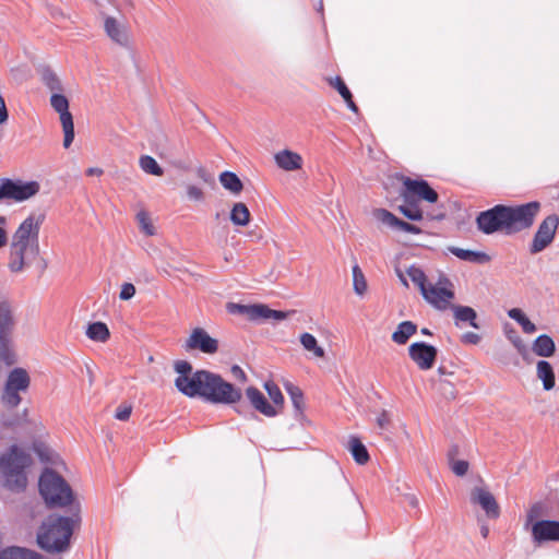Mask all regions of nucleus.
I'll return each instance as SVG.
<instances>
[{"mask_svg":"<svg viewBox=\"0 0 559 559\" xmlns=\"http://www.w3.org/2000/svg\"><path fill=\"white\" fill-rule=\"evenodd\" d=\"M31 464V456L20 449L12 445L7 452L0 455V473L4 480V486L12 491H22L27 484L25 468Z\"/></svg>","mask_w":559,"mask_h":559,"instance_id":"5","label":"nucleus"},{"mask_svg":"<svg viewBox=\"0 0 559 559\" xmlns=\"http://www.w3.org/2000/svg\"><path fill=\"white\" fill-rule=\"evenodd\" d=\"M435 218L441 219V218H443V215L436 216Z\"/></svg>","mask_w":559,"mask_h":559,"instance_id":"62","label":"nucleus"},{"mask_svg":"<svg viewBox=\"0 0 559 559\" xmlns=\"http://www.w3.org/2000/svg\"><path fill=\"white\" fill-rule=\"evenodd\" d=\"M353 285L355 293L359 296H362L367 290L365 275L357 263L353 266Z\"/></svg>","mask_w":559,"mask_h":559,"instance_id":"40","label":"nucleus"},{"mask_svg":"<svg viewBox=\"0 0 559 559\" xmlns=\"http://www.w3.org/2000/svg\"><path fill=\"white\" fill-rule=\"evenodd\" d=\"M219 182L226 190H228L233 194H239L243 189V185L239 177L231 171L222 173L219 175Z\"/></svg>","mask_w":559,"mask_h":559,"instance_id":"31","label":"nucleus"},{"mask_svg":"<svg viewBox=\"0 0 559 559\" xmlns=\"http://www.w3.org/2000/svg\"><path fill=\"white\" fill-rule=\"evenodd\" d=\"M399 211L411 221H421L423 211L415 200H404V203L399 206Z\"/></svg>","mask_w":559,"mask_h":559,"instance_id":"36","label":"nucleus"},{"mask_svg":"<svg viewBox=\"0 0 559 559\" xmlns=\"http://www.w3.org/2000/svg\"><path fill=\"white\" fill-rule=\"evenodd\" d=\"M451 282L445 276H440L437 284H428L421 293L424 299L438 310H447L454 298V292L451 289Z\"/></svg>","mask_w":559,"mask_h":559,"instance_id":"9","label":"nucleus"},{"mask_svg":"<svg viewBox=\"0 0 559 559\" xmlns=\"http://www.w3.org/2000/svg\"><path fill=\"white\" fill-rule=\"evenodd\" d=\"M86 175L87 176H102L103 169H100L98 167H91L86 170Z\"/></svg>","mask_w":559,"mask_h":559,"instance_id":"53","label":"nucleus"},{"mask_svg":"<svg viewBox=\"0 0 559 559\" xmlns=\"http://www.w3.org/2000/svg\"><path fill=\"white\" fill-rule=\"evenodd\" d=\"M300 343L305 349L312 352L316 357H323L324 349L318 345L317 338L310 333H302L300 335Z\"/></svg>","mask_w":559,"mask_h":559,"instance_id":"39","label":"nucleus"},{"mask_svg":"<svg viewBox=\"0 0 559 559\" xmlns=\"http://www.w3.org/2000/svg\"><path fill=\"white\" fill-rule=\"evenodd\" d=\"M348 450L357 464L364 465L370 459L367 448L357 437L349 438Z\"/></svg>","mask_w":559,"mask_h":559,"instance_id":"29","label":"nucleus"},{"mask_svg":"<svg viewBox=\"0 0 559 559\" xmlns=\"http://www.w3.org/2000/svg\"><path fill=\"white\" fill-rule=\"evenodd\" d=\"M185 384L186 396H199L214 404L231 405L240 402L242 397L239 388L207 370H198L194 381Z\"/></svg>","mask_w":559,"mask_h":559,"instance_id":"3","label":"nucleus"},{"mask_svg":"<svg viewBox=\"0 0 559 559\" xmlns=\"http://www.w3.org/2000/svg\"><path fill=\"white\" fill-rule=\"evenodd\" d=\"M9 114L7 109V105L4 98L0 96V124H3L8 121Z\"/></svg>","mask_w":559,"mask_h":559,"instance_id":"51","label":"nucleus"},{"mask_svg":"<svg viewBox=\"0 0 559 559\" xmlns=\"http://www.w3.org/2000/svg\"><path fill=\"white\" fill-rule=\"evenodd\" d=\"M38 191L39 183L37 181L23 182L9 178H3L0 181V200L22 202L34 197Z\"/></svg>","mask_w":559,"mask_h":559,"instance_id":"10","label":"nucleus"},{"mask_svg":"<svg viewBox=\"0 0 559 559\" xmlns=\"http://www.w3.org/2000/svg\"><path fill=\"white\" fill-rule=\"evenodd\" d=\"M532 539L536 545L546 542H559V521L539 520L531 527Z\"/></svg>","mask_w":559,"mask_h":559,"instance_id":"16","label":"nucleus"},{"mask_svg":"<svg viewBox=\"0 0 559 559\" xmlns=\"http://www.w3.org/2000/svg\"><path fill=\"white\" fill-rule=\"evenodd\" d=\"M135 295V287L131 283H124L121 286L119 298L121 300H129Z\"/></svg>","mask_w":559,"mask_h":559,"instance_id":"47","label":"nucleus"},{"mask_svg":"<svg viewBox=\"0 0 559 559\" xmlns=\"http://www.w3.org/2000/svg\"><path fill=\"white\" fill-rule=\"evenodd\" d=\"M390 423V417L386 411H382L381 414L377 417V424L378 426L383 429L385 428Z\"/></svg>","mask_w":559,"mask_h":559,"instance_id":"52","label":"nucleus"},{"mask_svg":"<svg viewBox=\"0 0 559 559\" xmlns=\"http://www.w3.org/2000/svg\"><path fill=\"white\" fill-rule=\"evenodd\" d=\"M38 487L49 508H64L73 501V491L70 485L51 468L44 469L39 477Z\"/></svg>","mask_w":559,"mask_h":559,"instance_id":"6","label":"nucleus"},{"mask_svg":"<svg viewBox=\"0 0 559 559\" xmlns=\"http://www.w3.org/2000/svg\"><path fill=\"white\" fill-rule=\"evenodd\" d=\"M471 501L474 504H479L489 518L496 519L500 514L499 506L495 497L486 488H474L471 493Z\"/></svg>","mask_w":559,"mask_h":559,"instance_id":"18","label":"nucleus"},{"mask_svg":"<svg viewBox=\"0 0 559 559\" xmlns=\"http://www.w3.org/2000/svg\"><path fill=\"white\" fill-rule=\"evenodd\" d=\"M230 371L234 378L237 379L239 382L245 383L247 381V376L245 371L238 365H234Z\"/></svg>","mask_w":559,"mask_h":559,"instance_id":"50","label":"nucleus"},{"mask_svg":"<svg viewBox=\"0 0 559 559\" xmlns=\"http://www.w3.org/2000/svg\"><path fill=\"white\" fill-rule=\"evenodd\" d=\"M420 332H421V334H423V335H427V336L432 335V333L430 332V330H429V329H427V328H423V329L420 330Z\"/></svg>","mask_w":559,"mask_h":559,"instance_id":"57","label":"nucleus"},{"mask_svg":"<svg viewBox=\"0 0 559 559\" xmlns=\"http://www.w3.org/2000/svg\"><path fill=\"white\" fill-rule=\"evenodd\" d=\"M330 84L337 90L344 100H348V98L352 97L350 91L340 76L330 80Z\"/></svg>","mask_w":559,"mask_h":559,"instance_id":"45","label":"nucleus"},{"mask_svg":"<svg viewBox=\"0 0 559 559\" xmlns=\"http://www.w3.org/2000/svg\"><path fill=\"white\" fill-rule=\"evenodd\" d=\"M5 223V218L3 216H0V224H4Z\"/></svg>","mask_w":559,"mask_h":559,"instance_id":"60","label":"nucleus"},{"mask_svg":"<svg viewBox=\"0 0 559 559\" xmlns=\"http://www.w3.org/2000/svg\"><path fill=\"white\" fill-rule=\"evenodd\" d=\"M438 371H439L440 373H444V371H443V368H442V367H440V368L438 369Z\"/></svg>","mask_w":559,"mask_h":559,"instance_id":"61","label":"nucleus"},{"mask_svg":"<svg viewBox=\"0 0 559 559\" xmlns=\"http://www.w3.org/2000/svg\"><path fill=\"white\" fill-rule=\"evenodd\" d=\"M246 395L250 401L251 405L261 414L266 417L276 416L277 412L273 405H271L260 390L254 386H249L246 390Z\"/></svg>","mask_w":559,"mask_h":559,"instance_id":"19","label":"nucleus"},{"mask_svg":"<svg viewBox=\"0 0 559 559\" xmlns=\"http://www.w3.org/2000/svg\"><path fill=\"white\" fill-rule=\"evenodd\" d=\"M373 216L377 221L381 222L382 224L393 228L399 229L408 234L418 235L421 233V229L413 224H409L407 222H404L396 217L393 213L385 209H377L373 211Z\"/></svg>","mask_w":559,"mask_h":559,"instance_id":"17","label":"nucleus"},{"mask_svg":"<svg viewBox=\"0 0 559 559\" xmlns=\"http://www.w3.org/2000/svg\"><path fill=\"white\" fill-rule=\"evenodd\" d=\"M545 515V506L542 502H536L531 506L526 513L525 525H533L534 522L539 521L538 519Z\"/></svg>","mask_w":559,"mask_h":559,"instance_id":"42","label":"nucleus"},{"mask_svg":"<svg viewBox=\"0 0 559 559\" xmlns=\"http://www.w3.org/2000/svg\"><path fill=\"white\" fill-rule=\"evenodd\" d=\"M401 281L405 286H408L407 281L401 275Z\"/></svg>","mask_w":559,"mask_h":559,"instance_id":"59","label":"nucleus"},{"mask_svg":"<svg viewBox=\"0 0 559 559\" xmlns=\"http://www.w3.org/2000/svg\"><path fill=\"white\" fill-rule=\"evenodd\" d=\"M540 209L538 201L515 205L497 204L477 215V229L485 235H516L533 227Z\"/></svg>","mask_w":559,"mask_h":559,"instance_id":"1","label":"nucleus"},{"mask_svg":"<svg viewBox=\"0 0 559 559\" xmlns=\"http://www.w3.org/2000/svg\"><path fill=\"white\" fill-rule=\"evenodd\" d=\"M175 370L178 373V377L175 380V385L179 392L186 395L185 382L194 381L198 376V370L192 372V366L189 361L178 360L175 362Z\"/></svg>","mask_w":559,"mask_h":559,"instance_id":"22","label":"nucleus"},{"mask_svg":"<svg viewBox=\"0 0 559 559\" xmlns=\"http://www.w3.org/2000/svg\"><path fill=\"white\" fill-rule=\"evenodd\" d=\"M140 227L146 236H153L155 234L154 226L151 223L148 215L145 212H140L136 215Z\"/></svg>","mask_w":559,"mask_h":559,"instance_id":"44","label":"nucleus"},{"mask_svg":"<svg viewBox=\"0 0 559 559\" xmlns=\"http://www.w3.org/2000/svg\"><path fill=\"white\" fill-rule=\"evenodd\" d=\"M556 349L552 338L546 334L539 335L533 343V352L540 357H550Z\"/></svg>","mask_w":559,"mask_h":559,"instance_id":"28","label":"nucleus"},{"mask_svg":"<svg viewBox=\"0 0 559 559\" xmlns=\"http://www.w3.org/2000/svg\"><path fill=\"white\" fill-rule=\"evenodd\" d=\"M285 390L287 391L292 400L293 406L297 415H301L305 408L304 394L301 390L289 382L285 383Z\"/></svg>","mask_w":559,"mask_h":559,"instance_id":"37","label":"nucleus"},{"mask_svg":"<svg viewBox=\"0 0 559 559\" xmlns=\"http://www.w3.org/2000/svg\"><path fill=\"white\" fill-rule=\"evenodd\" d=\"M407 500L409 506H412L413 508H416L418 506V500L415 496H408Z\"/></svg>","mask_w":559,"mask_h":559,"instance_id":"56","label":"nucleus"},{"mask_svg":"<svg viewBox=\"0 0 559 559\" xmlns=\"http://www.w3.org/2000/svg\"><path fill=\"white\" fill-rule=\"evenodd\" d=\"M80 521L75 516L49 515L40 525L37 533L38 546L48 554L64 552L70 548V539L74 526Z\"/></svg>","mask_w":559,"mask_h":559,"instance_id":"4","label":"nucleus"},{"mask_svg":"<svg viewBox=\"0 0 559 559\" xmlns=\"http://www.w3.org/2000/svg\"><path fill=\"white\" fill-rule=\"evenodd\" d=\"M453 312L454 324L460 326L462 323H467L474 329H479L477 323V312L468 306L451 305L449 307Z\"/></svg>","mask_w":559,"mask_h":559,"instance_id":"21","label":"nucleus"},{"mask_svg":"<svg viewBox=\"0 0 559 559\" xmlns=\"http://www.w3.org/2000/svg\"><path fill=\"white\" fill-rule=\"evenodd\" d=\"M229 217L234 225L245 227L250 222V211L245 203L237 202L231 207Z\"/></svg>","mask_w":559,"mask_h":559,"instance_id":"30","label":"nucleus"},{"mask_svg":"<svg viewBox=\"0 0 559 559\" xmlns=\"http://www.w3.org/2000/svg\"><path fill=\"white\" fill-rule=\"evenodd\" d=\"M41 82L51 92H62V84L58 75L49 68L43 67L39 70Z\"/></svg>","mask_w":559,"mask_h":559,"instance_id":"32","label":"nucleus"},{"mask_svg":"<svg viewBox=\"0 0 559 559\" xmlns=\"http://www.w3.org/2000/svg\"><path fill=\"white\" fill-rule=\"evenodd\" d=\"M417 332V325L412 321H403L392 334V341L399 345L407 343L411 336Z\"/></svg>","mask_w":559,"mask_h":559,"instance_id":"27","label":"nucleus"},{"mask_svg":"<svg viewBox=\"0 0 559 559\" xmlns=\"http://www.w3.org/2000/svg\"><path fill=\"white\" fill-rule=\"evenodd\" d=\"M480 335L474 332H466L462 335L461 341L465 344L476 345L480 342Z\"/></svg>","mask_w":559,"mask_h":559,"instance_id":"49","label":"nucleus"},{"mask_svg":"<svg viewBox=\"0 0 559 559\" xmlns=\"http://www.w3.org/2000/svg\"><path fill=\"white\" fill-rule=\"evenodd\" d=\"M264 389L266 390L270 399L273 401L274 405H283L284 396L280 390V388L273 381H266L264 383Z\"/></svg>","mask_w":559,"mask_h":559,"instance_id":"43","label":"nucleus"},{"mask_svg":"<svg viewBox=\"0 0 559 559\" xmlns=\"http://www.w3.org/2000/svg\"><path fill=\"white\" fill-rule=\"evenodd\" d=\"M537 377L543 381V388L546 391L554 389L556 378L554 368L547 360H539L537 362Z\"/></svg>","mask_w":559,"mask_h":559,"instance_id":"25","label":"nucleus"},{"mask_svg":"<svg viewBox=\"0 0 559 559\" xmlns=\"http://www.w3.org/2000/svg\"><path fill=\"white\" fill-rule=\"evenodd\" d=\"M139 165L141 169L150 175L162 176L164 174L163 168L150 155H143L140 157Z\"/></svg>","mask_w":559,"mask_h":559,"instance_id":"38","label":"nucleus"},{"mask_svg":"<svg viewBox=\"0 0 559 559\" xmlns=\"http://www.w3.org/2000/svg\"><path fill=\"white\" fill-rule=\"evenodd\" d=\"M187 197L191 201L201 202L204 200V191L194 185L187 186Z\"/></svg>","mask_w":559,"mask_h":559,"instance_id":"46","label":"nucleus"},{"mask_svg":"<svg viewBox=\"0 0 559 559\" xmlns=\"http://www.w3.org/2000/svg\"><path fill=\"white\" fill-rule=\"evenodd\" d=\"M404 191L402 193L403 200H409L417 197L429 203L438 201V193L429 186L426 180L412 179L406 177L403 180Z\"/></svg>","mask_w":559,"mask_h":559,"instance_id":"14","label":"nucleus"},{"mask_svg":"<svg viewBox=\"0 0 559 559\" xmlns=\"http://www.w3.org/2000/svg\"><path fill=\"white\" fill-rule=\"evenodd\" d=\"M459 453V448L453 445L448 452V460L451 471L456 476H464L468 471V462L464 460H455V455Z\"/></svg>","mask_w":559,"mask_h":559,"instance_id":"35","label":"nucleus"},{"mask_svg":"<svg viewBox=\"0 0 559 559\" xmlns=\"http://www.w3.org/2000/svg\"><path fill=\"white\" fill-rule=\"evenodd\" d=\"M508 316L521 325L524 333L532 334L536 331V325L525 316L521 309L512 308L508 311Z\"/></svg>","mask_w":559,"mask_h":559,"instance_id":"33","label":"nucleus"},{"mask_svg":"<svg viewBox=\"0 0 559 559\" xmlns=\"http://www.w3.org/2000/svg\"><path fill=\"white\" fill-rule=\"evenodd\" d=\"M186 352L199 350L213 355L218 350V341L212 337L204 329L195 328L183 344Z\"/></svg>","mask_w":559,"mask_h":559,"instance_id":"13","label":"nucleus"},{"mask_svg":"<svg viewBox=\"0 0 559 559\" xmlns=\"http://www.w3.org/2000/svg\"><path fill=\"white\" fill-rule=\"evenodd\" d=\"M0 559H45L40 554L21 547H8L0 551Z\"/></svg>","mask_w":559,"mask_h":559,"instance_id":"26","label":"nucleus"},{"mask_svg":"<svg viewBox=\"0 0 559 559\" xmlns=\"http://www.w3.org/2000/svg\"><path fill=\"white\" fill-rule=\"evenodd\" d=\"M29 383L31 378L25 369H12L8 374L3 392L1 394V403L8 408L16 407L22 401L20 393L26 392L29 388Z\"/></svg>","mask_w":559,"mask_h":559,"instance_id":"7","label":"nucleus"},{"mask_svg":"<svg viewBox=\"0 0 559 559\" xmlns=\"http://www.w3.org/2000/svg\"><path fill=\"white\" fill-rule=\"evenodd\" d=\"M276 165L285 171L298 170L302 167L304 159L297 152L283 150L274 155Z\"/></svg>","mask_w":559,"mask_h":559,"instance_id":"20","label":"nucleus"},{"mask_svg":"<svg viewBox=\"0 0 559 559\" xmlns=\"http://www.w3.org/2000/svg\"><path fill=\"white\" fill-rule=\"evenodd\" d=\"M132 413V406L131 405H120L115 413V418L118 420H128L130 418V415Z\"/></svg>","mask_w":559,"mask_h":559,"instance_id":"48","label":"nucleus"},{"mask_svg":"<svg viewBox=\"0 0 559 559\" xmlns=\"http://www.w3.org/2000/svg\"><path fill=\"white\" fill-rule=\"evenodd\" d=\"M437 348L425 342H415L408 347L409 358L420 370L431 369L437 359Z\"/></svg>","mask_w":559,"mask_h":559,"instance_id":"15","label":"nucleus"},{"mask_svg":"<svg viewBox=\"0 0 559 559\" xmlns=\"http://www.w3.org/2000/svg\"><path fill=\"white\" fill-rule=\"evenodd\" d=\"M86 335L92 341L106 342L109 338L110 333L105 323L94 322L88 325Z\"/></svg>","mask_w":559,"mask_h":559,"instance_id":"34","label":"nucleus"},{"mask_svg":"<svg viewBox=\"0 0 559 559\" xmlns=\"http://www.w3.org/2000/svg\"><path fill=\"white\" fill-rule=\"evenodd\" d=\"M480 531H481V535H483L484 537H487V535H488V533H489L488 527H487V526H483Z\"/></svg>","mask_w":559,"mask_h":559,"instance_id":"58","label":"nucleus"},{"mask_svg":"<svg viewBox=\"0 0 559 559\" xmlns=\"http://www.w3.org/2000/svg\"><path fill=\"white\" fill-rule=\"evenodd\" d=\"M104 27L106 34L111 38V40L121 46H126L128 44L127 29L124 26L120 25L115 17H106Z\"/></svg>","mask_w":559,"mask_h":559,"instance_id":"24","label":"nucleus"},{"mask_svg":"<svg viewBox=\"0 0 559 559\" xmlns=\"http://www.w3.org/2000/svg\"><path fill=\"white\" fill-rule=\"evenodd\" d=\"M559 226V216L557 214L547 215L538 225L533 238L528 245L531 254H537L547 249L556 238Z\"/></svg>","mask_w":559,"mask_h":559,"instance_id":"8","label":"nucleus"},{"mask_svg":"<svg viewBox=\"0 0 559 559\" xmlns=\"http://www.w3.org/2000/svg\"><path fill=\"white\" fill-rule=\"evenodd\" d=\"M50 105L59 114L63 130V147L69 148L74 140V123L72 114L69 111V100L60 92H56L50 97Z\"/></svg>","mask_w":559,"mask_h":559,"instance_id":"11","label":"nucleus"},{"mask_svg":"<svg viewBox=\"0 0 559 559\" xmlns=\"http://www.w3.org/2000/svg\"><path fill=\"white\" fill-rule=\"evenodd\" d=\"M229 310L234 313L246 314L251 320L264 319L282 321L288 317V312L274 310L265 305H238L231 304Z\"/></svg>","mask_w":559,"mask_h":559,"instance_id":"12","label":"nucleus"},{"mask_svg":"<svg viewBox=\"0 0 559 559\" xmlns=\"http://www.w3.org/2000/svg\"><path fill=\"white\" fill-rule=\"evenodd\" d=\"M448 250L457 259L469 263L486 264L491 260L490 255L483 251H474L454 246L449 247Z\"/></svg>","mask_w":559,"mask_h":559,"instance_id":"23","label":"nucleus"},{"mask_svg":"<svg viewBox=\"0 0 559 559\" xmlns=\"http://www.w3.org/2000/svg\"><path fill=\"white\" fill-rule=\"evenodd\" d=\"M8 242L7 231L0 227V248L4 247Z\"/></svg>","mask_w":559,"mask_h":559,"instance_id":"54","label":"nucleus"},{"mask_svg":"<svg viewBox=\"0 0 559 559\" xmlns=\"http://www.w3.org/2000/svg\"><path fill=\"white\" fill-rule=\"evenodd\" d=\"M345 102H346V104H347V107H348L352 111H354V112H357V111H358V108H357L356 104H355V103H354V100H353V96H352V97H349V98H348V100H345Z\"/></svg>","mask_w":559,"mask_h":559,"instance_id":"55","label":"nucleus"},{"mask_svg":"<svg viewBox=\"0 0 559 559\" xmlns=\"http://www.w3.org/2000/svg\"><path fill=\"white\" fill-rule=\"evenodd\" d=\"M43 214H31L12 236L8 267L12 273H21L39 254V230L44 223Z\"/></svg>","mask_w":559,"mask_h":559,"instance_id":"2","label":"nucleus"},{"mask_svg":"<svg viewBox=\"0 0 559 559\" xmlns=\"http://www.w3.org/2000/svg\"><path fill=\"white\" fill-rule=\"evenodd\" d=\"M407 275L412 280V282L418 286L420 293L425 290V288L428 286L427 284V277L425 272L416 266H411L407 270Z\"/></svg>","mask_w":559,"mask_h":559,"instance_id":"41","label":"nucleus"}]
</instances>
